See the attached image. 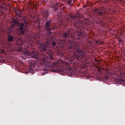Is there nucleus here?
Returning a JSON list of instances; mask_svg holds the SVG:
<instances>
[{
	"label": "nucleus",
	"instance_id": "1",
	"mask_svg": "<svg viewBox=\"0 0 125 125\" xmlns=\"http://www.w3.org/2000/svg\"><path fill=\"white\" fill-rule=\"evenodd\" d=\"M29 18L24 16L21 19L15 17L12 20L14 25H16L18 28V35L19 37H23L27 34V26L29 24Z\"/></svg>",
	"mask_w": 125,
	"mask_h": 125
},
{
	"label": "nucleus",
	"instance_id": "2",
	"mask_svg": "<svg viewBox=\"0 0 125 125\" xmlns=\"http://www.w3.org/2000/svg\"><path fill=\"white\" fill-rule=\"evenodd\" d=\"M63 36L64 39L68 40L69 48L71 49V50H73V51H77V52L81 55L82 57H84V52H88V49L85 47L83 50V49L81 48L79 42L74 40V37H73V36H71L69 32L66 33L64 32Z\"/></svg>",
	"mask_w": 125,
	"mask_h": 125
},
{
	"label": "nucleus",
	"instance_id": "3",
	"mask_svg": "<svg viewBox=\"0 0 125 125\" xmlns=\"http://www.w3.org/2000/svg\"><path fill=\"white\" fill-rule=\"evenodd\" d=\"M52 70L53 72L59 73L60 75H62V76H64L65 74L69 77H73V75L76 74V69L73 68H71L66 70L63 69V66H61V64L58 62L53 65Z\"/></svg>",
	"mask_w": 125,
	"mask_h": 125
},
{
	"label": "nucleus",
	"instance_id": "4",
	"mask_svg": "<svg viewBox=\"0 0 125 125\" xmlns=\"http://www.w3.org/2000/svg\"><path fill=\"white\" fill-rule=\"evenodd\" d=\"M52 24V21L51 20H46L44 26V30L46 31H52V28H51Z\"/></svg>",
	"mask_w": 125,
	"mask_h": 125
},
{
	"label": "nucleus",
	"instance_id": "5",
	"mask_svg": "<svg viewBox=\"0 0 125 125\" xmlns=\"http://www.w3.org/2000/svg\"><path fill=\"white\" fill-rule=\"evenodd\" d=\"M71 17L74 22V26L75 27H79L78 23H79V19H80V13H78V14L76 15H72Z\"/></svg>",
	"mask_w": 125,
	"mask_h": 125
},
{
	"label": "nucleus",
	"instance_id": "6",
	"mask_svg": "<svg viewBox=\"0 0 125 125\" xmlns=\"http://www.w3.org/2000/svg\"><path fill=\"white\" fill-rule=\"evenodd\" d=\"M49 45V44L48 43V42L41 43L40 47L41 48V51H42V52H45V51H47V47Z\"/></svg>",
	"mask_w": 125,
	"mask_h": 125
},
{
	"label": "nucleus",
	"instance_id": "7",
	"mask_svg": "<svg viewBox=\"0 0 125 125\" xmlns=\"http://www.w3.org/2000/svg\"><path fill=\"white\" fill-rule=\"evenodd\" d=\"M95 12L97 16H100L101 17L105 16V12L101 9H97L95 10Z\"/></svg>",
	"mask_w": 125,
	"mask_h": 125
},
{
	"label": "nucleus",
	"instance_id": "8",
	"mask_svg": "<svg viewBox=\"0 0 125 125\" xmlns=\"http://www.w3.org/2000/svg\"><path fill=\"white\" fill-rule=\"evenodd\" d=\"M14 13L16 14L15 17L20 19H21L22 17H24V16H22V10H15Z\"/></svg>",
	"mask_w": 125,
	"mask_h": 125
},
{
	"label": "nucleus",
	"instance_id": "9",
	"mask_svg": "<svg viewBox=\"0 0 125 125\" xmlns=\"http://www.w3.org/2000/svg\"><path fill=\"white\" fill-rule=\"evenodd\" d=\"M84 37V36L83 35V34L82 33V32H80L78 33L77 38L79 40H81L82 39H83V38Z\"/></svg>",
	"mask_w": 125,
	"mask_h": 125
},
{
	"label": "nucleus",
	"instance_id": "10",
	"mask_svg": "<svg viewBox=\"0 0 125 125\" xmlns=\"http://www.w3.org/2000/svg\"><path fill=\"white\" fill-rule=\"evenodd\" d=\"M49 71L48 69H47V67L43 68L42 70V73L43 74V75H44L45 74H47Z\"/></svg>",
	"mask_w": 125,
	"mask_h": 125
},
{
	"label": "nucleus",
	"instance_id": "11",
	"mask_svg": "<svg viewBox=\"0 0 125 125\" xmlns=\"http://www.w3.org/2000/svg\"><path fill=\"white\" fill-rule=\"evenodd\" d=\"M13 39H14V36L9 35L8 37V41L9 42H11L13 41Z\"/></svg>",
	"mask_w": 125,
	"mask_h": 125
},
{
	"label": "nucleus",
	"instance_id": "12",
	"mask_svg": "<svg viewBox=\"0 0 125 125\" xmlns=\"http://www.w3.org/2000/svg\"><path fill=\"white\" fill-rule=\"evenodd\" d=\"M96 24H100V25H102V26H103L104 25V21L102 20H100L99 21H96Z\"/></svg>",
	"mask_w": 125,
	"mask_h": 125
},
{
	"label": "nucleus",
	"instance_id": "13",
	"mask_svg": "<svg viewBox=\"0 0 125 125\" xmlns=\"http://www.w3.org/2000/svg\"><path fill=\"white\" fill-rule=\"evenodd\" d=\"M32 58H34L35 59L37 58V54L36 53H35L34 51L32 52Z\"/></svg>",
	"mask_w": 125,
	"mask_h": 125
},
{
	"label": "nucleus",
	"instance_id": "14",
	"mask_svg": "<svg viewBox=\"0 0 125 125\" xmlns=\"http://www.w3.org/2000/svg\"><path fill=\"white\" fill-rule=\"evenodd\" d=\"M43 14H44L45 17L47 18L49 15V12H48V11H44L43 12Z\"/></svg>",
	"mask_w": 125,
	"mask_h": 125
},
{
	"label": "nucleus",
	"instance_id": "15",
	"mask_svg": "<svg viewBox=\"0 0 125 125\" xmlns=\"http://www.w3.org/2000/svg\"><path fill=\"white\" fill-rule=\"evenodd\" d=\"M53 9L54 12L57 11V10H58V6H57V5H54V6L53 7Z\"/></svg>",
	"mask_w": 125,
	"mask_h": 125
},
{
	"label": "nucleus",
	"instance_id": "16",
	"mask_svg": "<svg viewBox=\"0 0 125 125\" xmlns=\"http://www.w3.org/2000/svg\"><path fill=\"white\" fill-rule=\"evenodd\" d=\"M29 71L31 73V74H33V73H34V70L32 67H29Z\"/></svg>",
	"mask_w": 125,
	"mask_h": 125
},
{
	"label": "nucleus",
	"instance_id": "17",
	"mask_svg": "<svg viewBox=\"0 0 125 125\" xmlns=\"http://www.w3.org/2000/svg\"><path fill=\"white\" fill-rule=\"evenodd\" d=\"M48 32H47L46 34L48 36V37H50L51 36V30H47Z\"/></svg>",
	"mask_w": 125,
	"mask_h": 125
},
{
	"label": "nucleus",
	"instance_id": "18",
	"mask_svg": "<svg viewBox=\"0 0 125 125\" xmlns=\"http://www.w3.org/2000/svg\"><path fill=\"white\" fill-rule=\"evenodd\" d=\"M73 59H76V60H79V56L77 55H74L73 56Z\"/></svg>",
	"mask_w": 125,
	"mask_h": 125
},
{
	"label": "nucleus",
	"instance_id": "19",
	"mask_svg": "<svg viewBox=\"0 0 125 125\" xmlns=\"http://www.w3.org/2000/svg\"><path fill=\"white\" fill-rule=\"evenodd\" d=\"M72 1H73V0H67V4H68V5H70V4H71Z\"/></svg>",
	"mask_w": 125,
	"mask_h": 125
},
{
	"label": "nucleus",
	"instance_id": "20",
	"mask_svg": "<svg viewBox=\"0 0 125 125\" xmlns=\"http://www.w3.org/2000/svg\"><path fill=\"white\" fill-rule=\"evenodd\" d=\"M117 40L118 42H123V40H122V39H121V37H118Z\"/></svg>",
	"mask_w": 125,
	"mask_h": 125
},
{
	"label": "nucleus",
	"instance_id": "21",
	"mask_svg": "<svg viewBox=\"0 0 125 125\" xmlns=\"http://www.w3.org/2000/svg\"><path fill=\"white\" fill-rule=\"evenodd\" d=\"M25 55H27V56H29V55H30V53H29L28 52H25Z\"/></svg>",
	"mask_w": 125,
	"mask_h": 125
},
{
	"label": "nucleus",
	"instance_id": "22",
	"mask_svg": "<svg viewBox=\"0 0 125 125\" xmlns=\"http://www.w3.org/2000/svg\"><path fill=\"white\" fill-rule=\"evenodd\" d=\"M56 43L54 41H53L52 45L55 46Z\"/></svg>",
	"mask_w": 125,
	"mask_h": 125
},
{
	"label": "nucleus",
	"instance_id": "23",
	"mask_svg": "<svg viewBox=\"0 0 125 125\" xmlns=\"http://www.w3.org/2000/svg\"><path fill=\"white\" fill-rule=\"evenodd\" d=\"M51 56H52V53H50V54H49V57H51Z\"/></svg>",
	"mask_w": 125,
	"mask_h": 125
},
{
	"label": "nucleus",
	"instance_id": "24",
	"mask_svg": "<svg viewBox=\"0 0 125 125\" xmlns=\"http://www.w3.org/2000/svg\"><path fill=\"white\" fill-rule=\"evenodd\" d=\"M2 53H4L5 52H4V50H2V51H1Z\"/></svg>",
	"mask_w": 125,
	"mask_h": 125
},
{
	"label": "nucleus",
	"instance_id": "25",
	"mask_svg": "<svg viewBox=\"0 0 125 125\" xmlns=\"http://www.w3.org/2000/svg\"><path fill=\"white\" fill-rule=\"evenodd\" d=\"M19 50H20V51L22 50V48L21 49L20 48Z\"/></svg>",
	"mask_w": 125,
	"mask_h": 125
},
{
	"label": "nucleus",
	"instance_id": "26",
	"mask_svg": "<svg viewBox=\"0 0 125 125\" xmlns=\"http://www.w3.org/2000/svg\"><path fill=\"white\" fill-rule=\"evenodd\" d=\"M80 26L82 27V26H83V24H80Z\"/></svg>",
	"mask_w": 125,
	"mask_h": 125
},
{
	"label": "nucleus",
	"instance_id": "27",
	"mask_svg": "<svg viewBox=\"0 0 125 125\" xmlns=\"http://www.w3.org/2000/svg\"><path fill=\"white\" fill-rule=\"evenodd\" d=\"M9 33H10H10H11V32L10 31H9Z\"/></svg>",
	"mask_w": 125,
	"mask_h": 125
}]
</instances>
